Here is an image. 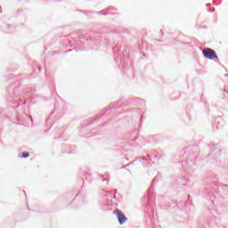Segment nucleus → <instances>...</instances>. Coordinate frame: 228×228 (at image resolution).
I'll use <instances>...</instances> for the list:
<instances>
[{
  "label": "nucleus",
  "mask_w": 228,
  "mask_h": 228,
  "mask_svg": "<svg viewBox=\"0 0 228 228\" xmlns=\"http://www.w3.org/2000/svg\"><path fill=\"white\" fill-rule=\"evenodd\" d=\"M203 56L209 61L217 60L216 52L211 48H205L202 51Z\"/></svg>",
  "instance_id": "f257e3e1"
},
{
  "label": "nucleus",
  "mask_w": 228,
  "mask_h": 228,
  "mask_svg": "<svg viewBox=\"0 0 228 228\" xmlns=\"http://www.w3.org/2000/svg\"><path fill=\"white\" fill-rule=\"evenodd\" d=\"M21 158H22V159H28V158H29V152H26V151L22 152Z\"/></svg>",
  "instance_id": "7ed1b4c3"
},
{
  "label": "nucleus",
  "mask_w": 228,
  "mask_h": 228,
  "mask_svg": "<svg viewBox=\"0 0 228 228\" xmlns=\"http://www.w3.org/2000/svg\"><path fill=\"white\" fill-rule=\"evenodd\" d=\"M113 214L114 215H117V217H118V221L120 224H123L126 222L127 220V217L124 215V213L122 212V210L118 209V208H116L114 211H113Z\"/></svg>",
  "instance_id": "f03ea898"
}]
</instances>
